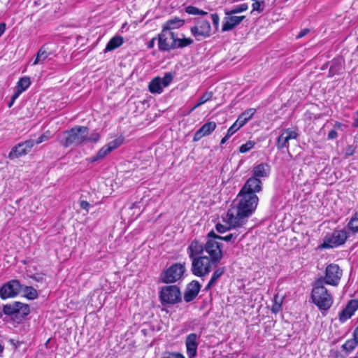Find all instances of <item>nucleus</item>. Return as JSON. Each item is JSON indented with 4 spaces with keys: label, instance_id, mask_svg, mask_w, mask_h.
Returning <instances> with one entry per match:
<instances>
[{
    "label": "nucleus",
    "instance_id": "21",
    "mask_svg": "<svg viewBox=\"0 0 358 358\" xmlns=\"http://www.w3.org/2000/svg\"><path fill=\"white\" fill-rule=\"evenodd\" d=\"M216 128L215 122H208L205 123L194 135V141H198L203 136L210 134Z\"/></svg>",
    "mask_w": 358,
    "mask_h": 358
},
{
    "label": "nucleus",
    "instance_id": "44",
    "mask_svg": "<svg viewBox=\"0 0 358 358\" xmlns=\"http://www.w3.org/2000/svg\"><path fill=\"white\" fill-rule=\"evenodd\" d=\"M99 134L97 132H93L90 136H87V141L96 143L99 140Z\"/></svg>",
    "mask_w": 358,
    "mask_h": 358
},
{
    "label": "nucleus",
    "instance_id": "26",
    "mask_svg": "<svg viewBox=\"0 0 358 358\" xmlns=\"http://www.w3.org/2000/svg\"><path fill=\"white\" fill-rule=\"evenodd\" d=\"M49 55L50 53L45 50V47H41L36 54V57L33 62V65L43 64L48 59Z\"/></svg>",
    "mask_w": 358,
    "mask_h": 358
},
{
    "label": "nucleus",
    "instance_id": "60",
    "mask_svg": "<svg viewBox=\"0 0 358 358\" xmlns=\"http://www.w3.org/2000/svg\"><path fill=\"white\" fill-rule=\"evenodd\" d=\"M342 126H343V124L341 122H335L334 127L336 129H341Z\"/></svg>",
    "mask_w": 358,
    "mask_h": 358
},
{
    "label": "nucleus",
    "instance_id": "62",
    "mask_svg": "<svg viewBox=\"0 0 358 358\" xmlns=\"http://www.w3.org/2000/svg\"><path fill=\"white\" fill-rule=\"evenodd\" d=\"M14 102H15V101H13V100H12V99H10V101L8 103V106L9 108L12 107V106L13 105Z\"/></svg>",
    "mask_w": 358,
    "mask_h": 358
},
{
    "label": "nucleus",
    "instance_id": "3",
    "mask_svg": "<svg viewBox=\"0 0 358 358\" xmlns=\"http://www.w3.org/2000/svg\"><path fill=\"white\" fill-rule=\"evenodd\" d=\"M313 302L320 310H327L333 304V296L324 286V280L320 278L314 284L311 292Z\"/></svg>",
    "mask_w": 358,
    "mask_h": 358
},
{
    "label": "nucleus",
    "instance_id": "12",
    "mask_svg": "<svg viewBox=\"0 0 358 358\" xmlns=\"http://www.w3.org/2000/svg\"><path fill=\"white\" fill-rule=\"evenodd\" d=\"M190 31L197 41L208 37L211 31L210 22L206 20H197L190 28Z\"/></svg>",
    "mask_w": 358,
    "mask_h": 358
},
{
    "label": "nucleus",
    "instance_id": "58",
    "mask_svg": "<svg viewBox=\"0 0 358 358\" xmlns=\"http://www.w3.org/2000/svg\"><path fill=\"white\" fill-rule=\"evenodd\" d=\"M357 117L354 119V122L352 123L353 127H357L358 128V110L356 112Z\"/></svg>",
    "mask_w": 358,
    "mask_h": 358
},
{
    "label": "nucleus",
    "instance_id": "34",
    "mask_svg": "<svg viewBox=\"0 0 358 358\" xmlns=\"http://www.w3.org/2000/svg\"><path fill=\"white\" fill-rule=\"evenodd\" d=\"M357 345L358 343L353 337V338L346 341V342L342 345V348L348 352H351L355 350Z\"/></svg>",
    "mask_w": 358,
    "mask_h": 358
},
{
    "label": "nucleus",
    "instance_id": "23",
    "mask_svg": "<svg viewBox=\"0 0 358 358\" xmlns=\"http://www.w3.org/2000/svg\"><path fill=\"white\" fill-rule=\"evenodd\" d=\"M270 170V166L266 163L258 164L253 168L252 178L260 180L259 178L268 177Z\"/></svg>",
    "mask_w": 358,
    "mask_h": 358
},
{
    "label": "nucleus",
    "instance_id": "6",
    "mask_svg": "<svg viewBox=\"0 0 358 358\" xmlns=\"http://www.w3.org/2000/svg\"><path fill=\"white\" fill-rule=\"evenodd\" d=\"M185 271V263H176L161 273L164 283L170 284L181 280Z\"/></svg>",
    "mask_w": 358,
    "mask_h": 358
},
{
    "label": "nucleus",
    "instance_id": "13",
    "mask_svg": "<svg viewBox=\"0 0 358 358\" xmlns=\"http://www.w3.org/2000/svg\"><path fill=\"white\" fill-rule=\"evenodd\" d=\"M22 289V285L17 280H12L0 288V297L2 299L17 296Z\"/></svg>",
    "mask_w": 358,
    "mask_h": 358
},
{
    "label": "nucleus",
    "instance_id": "45",
    "mask_svg": "<svg viewBox=\"0 0 358 358\" xmlns=\"http://www.w3.org/2000/svg\"><path fill=\"white\" fill-rule=\"evenodd\" d=\"M240 127L235 122L227 130L228 136H231Z\"/></svg>",
    "mask_w": 358,
    "mask_h": 358
},
{
    "label": "nucleus",
    "instance_id": "30",
    "mask_svg": "<svg viewBox=\"0 0 358 358\" xmlns=\"http://www.w3.org/2000/svg\"><path fill=\"white\" fill-rule=\"evenodd\" d=\"M213 92H205L199 99L197 103L192 108L190 112L194 110L196 108L201 106L204 104L208 101L210 100L213 97Z\"/></svg>",
    "mask_w": 358,
    "mask_h": 358
},
{
    "label": "nucleus",
    "instance_id": "32",
    "mask_svg": "<svg viewBox=\"0 0 358 358\" xmlns=\"http://www.w3.org/2000/svg\"><path fill=\"white\" fill-rule=\"evenodd\" d=\"M31 85V81L29 78L23 77L19 80L17 83L16 89L20 90L21 92L25 91Z\"/></svg>",
    "mask_w": 358,
    "mask_h": 358
},
{
    "label": "nucleus",
    "instance_id": "50",
    "mask_svg": "<svg viewBox=\"0 0 358 358\" xmlns=\"http://www.w3.org/2000/svg\"><path fill=\"white\" fill-rule=\"evenodd\" d=\"M80 206L83 209H85L88 212L90 204L86 201H81L80 202Z\"/></svg>",
    "mask_w": 358,
    "mask_h": 358
},
{
    "label": "nucleus",
    "instance_id": "11",
    "mask_svg": "<svg viewBox=\"0 0 358 358\" xmlns=\"http://www.w3.org/2000/svg\"><path fill=\"white\" fill-rule=\"evenodd\" d=\"M342 275V270L338 265L330 264L326 267L325 275L322 278L324 280V284L336 286L338 285Z\"/></svg>",
    "mask_w": 358,
    "mask_h": 358
},
{
    "label": "nucleus",
    "instance_id": "28",
    "mask_svg": "<svg viewBox=\"0 0 358 358\" xmlns=\"http://www.w3.org/2000/svg\"><path fill=\"white\" fill-rule=\"evenodd\" d=\"M184 24V21L179 19L175 18L173 20H168L162 27V28H166L167 30L171 31L172 29L179 28L182 27Z\"/></svg>",
    "mask_w": 358,
    "mask_h": 358
},
{
    "label": "nucleus",
    "instance_id": "55",
    "mask_svg": "<svg viewBox=\"0 0 358 358\" xmlns=\"http://www.w3.org/2000/svg\"><path fill=\"white\" fill-rule=\"evenodd\" d=\"M33 279L37 282H42L43 280V276L42 275H35L33 277Z\"/></svg>",
    "mask_w": 358,
    "mask_h": 358
},
{
    "label": "nucleus",
    "instance_id": "63",
    "mask_svg": "<svg viewBox=\"0 0 358 358\" xmlns=\"http://www.w3.org/2000/svg\"><path fill=\"white\" fill-rule=\"evenodd\" d=\"M3 346L0 343V352H2L3 351Z\"/></svg>",
    "mask_w": 358,
    "mask_h": 358
},
{
    "label": "nucleus",
    "instance_id": "33",
    "mask_svg": "<svg viewBox=\"0 0 358 358\" xmlns=\"http://www.w3.org/2000/svg\"><path fill=\"white\" fill-rule=\"evenodd\" d=\"M176 49L183 48L189 46L193 43V40L191 38H180L176 36Z\"/></svg>",
    "mask_w": 358,
    "mask_h": 358
},
{
    "label": "nucleus",
    "instance_id": "18",
    "mask_svg": "<svg viewBox=\"0 0 358 358\" xmlns=\"http://www.w3.org/2000/svg\"><path fill=\"white\" fill-rule=\"evenodd\" d=\"M201 289V285L196 280H193L188 284L184 294V300L186 302H190L194 299Z\"/></svg>",
    "mask_w": 358,
    "mask_h": 358
},
{
    "label": "nucleus",
    "instance_id": "38",
    "mask_svg": "<svg viewBox=\"0 0 358 358\" xmlns=\"http://www.w3.org/2000/svg\"><path fill=\"white\" fill-rule=\"evenodd\" d=\"M185 11H186V13H187L188 14H190V15H203L207 14L206 12H205L202 10H200V9H199L194 6H189L186 7Z\"/></svg>",
    "mask_w": 358,
    "mask_h": 358
},
{
    "label": "nucleus",
    "instance_id": "36",
    "mask_svg": "<svg viewBox=\"0 0 358 358\" xmlns=\"http://www.w3.org/2000/svg\"><path fill=\"white\" fill-rule=\"evenodd\" d=\"M248 8V6L247 3H242V4L236 6L232 10L226 12V15H234L236 13H239L247 10Z\"/></svg>",
    "mask_w": 358,
    "mask_h": 358
},
{
    "label": "nucleus",
    "instance_id": "51",
    "mask_svg": "<svg viewBox=\"0 0 358 358\" xmlns=\"http://www.w3.org/2000/svg\"><path fill=\"white\" fill-rule=\"evenodd\" d=\"M337 136H338L337 132L335 130L332 129L328 134V138L332 140V139L336 138L337 137Z\"/></svg>",
    "mask_w": 358,
    "mask_h": 358
},
{
    "label": "nucleus",
    "instance_id": "20",
    "mask_svg": "<svg viewBox=\"0 0 358 358\" xmlns=\"http://www.w3.org/2000/svg\"><path fill=\"white\" fill-rule=\"evenodd\" d=\"M358 309V300H351L339 315V320L344 322Z\"/></svg>",
    "mask_w": 358,
    "mask_h": 358
},
{
    "label": "nucleus",
    "instance_id": "56",
    "mask_svg": "<svg viewBox=\"0 0 358 358\" xmlns=\"http://www.w3.org/2000/svg\"><path fill=\"white\" fill-rule=\"evenodd\" d=\"M5 30H6V24L3 22L0 23V37L4 33Z\"/></svg>",
    "mask_w": 358,
    "mask_h": 358
},
{
    "label": "nucleus",
    "instance_id": "22",
    "mask_svg": "<svg viewBox=\"0 0 358 358\" xmlns=\"http://www.w3.org/2000/svg\"><path fill=\"white\" fill-rule=\"evenodd\" d=\"M204 244L196 240L192 241L187 248V253L191 260H193L194 258L199 257V255L204 252Z\"/></svg>",
    "mask_w": 358,
    "mask_h": 358
},
{
    "label": "nucleus",
    "instance_id": "24",
    "mask_svg": "<svg viewBox=\"0 0 358 358\" xmlns=\"http://www.w3.org/2000/svg\"><path fill=\"white\" fill-rule=\"evenodd\" d=\"M224 268L220 267L217 268L213 273L212 277L208 282V285L206 286L205 289L209 290L212 287L215 285L217 280L223 275L224 273Z\"/></svg>",
    "mask_w": 358,
    "mask_h": 358
},
{
    "label": "nucleus",
    "instance_id": "48",
    "mask_svg": "<svg viewBox=\"0 0 358 358\" xmlns=\"http://www.w3.org/2000/svg\"><path fill=\"white\" fill-rule=\"evenodd\" d=\"M210 18L213 21V24L217 28L219 25L220 17L217 14L213 13L210 15Z\"/></svg>",
    "mask_w": 358,
    "mask_h": 358
},
{
    "label": "nucleus",
    "instance_id": "43",
    "mask_svg": "<svg viewBox=\"0 0 358 358\" xmlns=\"http://www.w3.org/2000/svg\"><path fill=\"white\" fill-rule=\"evenodd\" d=\"M228 225H229V227H227V226H225L224 224L218 223V224H216L215 228H216V230L219 233H224V232L227 231L228 229H229L231 228H235L234 227L230 226L229 224H228Z\"/></svg>",
    "mask_w": 358,
    "mask_h": 358
},
{
    "label": "nucleus",
    "instance_id": "15",
    "mask_svg": "<svg viewBox=\"0 0 358 358\" xmlns=\"http://www.w3.org/2000/svg\"><path fill=\"white\" fill-rule=\"evenodd\" d=\"M173 76L167 73L163 78L156 77L149 84V90L153 94H160L163 89L167 87L172 81Z\"/></svg>",
    "mask_w": 358,
    "mask_h": 358
},
{
    "label": "nucleus",
    "instance_id": "41",
    "mask_svg": "<svg viewBox=\"0 0 358 358\" xmlns=\"http://www.w3.org/2000/svg\"><path fill=\"white\" fill-rule=\"evenodd\" d=\"M215 236H216L215 238H217L218 240V241H224L227 242H232V243H234L235 241V236H233L231 234H229L225 236H221L217 235L215 234Z\"/></svg>",
    "mask_w": 358,
    "mask_h": 358
},
{
    "label": "nucleus",
    "instance_id": "57",
    "mask_svg": "<svg viewBox=\"0 0 358 358\" xmlns=\"http://www.w3.org/2000/svg\"><path fill=\"white\" fill-rule=\"evenodd\" d=\"M353 337L355 338L357 343H358V327H356L353 331Z\"/></svg>",
    "mask_w": 358,
    "mask_h": 358
},
{
    "label": "nucleus",
    "instance_id": "27",
    "mask_svg": "<svg viewBox=\"0 0 358 358\" xmlns=\"http://www.w3.org/2000/svg\"><path fill=\"white\" fill-rule=\"evenodd\" d=\"M21 292H23L24 296L28 299L34 300L38 297L37 290L33 287L22 285Z\"/></svg>",
    "mask_w": 358,
    "mask_h": 358
},
{
    "label": "nucleus",
    "instance_id": "4",
    "mask_svg": "<svg viewBox=\"0 0 358 358\" xmlns=\"http://www.w3.org/2000/svg\"><path fill=\"white\" fill-rule=\"evenodd\" d=\"M218 263L212 261L207 256H199L192 260L191 271L194 275L202 278L208 275L213 266H215Z\"/></svg>",
    "mask_w": 358,
    "mask_h": 358
},
{
    "label": "nucleus",
    "instance_id": "54",
    "mask_svg": "<svg viewBox=\"0 0 358 358\" xmlns=\"http://www.w3.org/2000/svg\"><path fill=\"white\" fill-rule=\"evenodd\" d=\"M157 39V38H152L151 39V41L148 43L147 45V47L149 49H152L154 48L155 46V40Z\"/></svg>",
    "mask_w": 358,
    "mask_h": 358
},
{
    "label": "nucleus",
    "instance_id": "19",
    "mask_svg": "<svg viewBox=\"0 0 358 358\" xmlns=\"http://www.w3.org/2000/svg\"><path fill=\"white\" fill-rule=\"evenodd\" d=\"M224 18V22L222 27V31L231 30L236 25L239 24L245 18L244 15L234 16L233 15H227Z\"/></svg>",
    "mask_w": 358,
    "mask_h": 358
},
{
    "label": "nucleus",
    "instance_id": "53",
    "mask_svg": "<svg viewBox=\"0 0 358 358\" xmlns=\"http://www.w3.org/2000/svg\"><path fill=\"white\" fill-rule=\"evenodd\" d=\"M308 32H309V29H305L299 33L297 38H301L303 37L304 36H306Z\"/></svg>",
    "mask_w": 358,
    "mask_h": 358
},
{
    "label": "nucleus",
    "instance_id": "31",
    "mask_svg": "<svg viewBox=\"0 0 358 358\" xmlns=\"http://www.w3.org/2000/svg\"><path fill=\"white\" fill-rule=\"evenodd\" d=\"M348 227L353 233L358 232V212H355L350 220Z\"/></svg>",
    "mask_w": 358,
    "mask_h": 358
},
{
    "label": "nucleus",
    "instance_id": "16",
    "mask_svg": "<svg viewBox=\"0 0 358 358\" xmlns=\"http://www.w3.org/2000/svg\"><path fill=\"white\" fill-rule=\"evenodd\" d=\"M299 134L296 131L286 129L282 131L277 139L276 146L278 150L289 148V141L297 138Z\"/></svg>",
    "mask_w": 358,
    "mask_h": 358
},
{
    "label": "nucleus",
    "instance_id": "52",
    "mask_svg": "<svg viewBox=\"0 0 358 358\" xmlns=\"http://www.w3.org/2000/svg\"><path fill=\"white\" fill-rule=\"evenodd\" d=\"M22 92H21L20 90H18L17 89H16L15 92H14V94H13V96H11V99L13 100V101H15L18 97L19 96L22 94Z\"/></svg>",
    "mask_w": 358,
    "mask_h": 358
},
{
    "label": "nucleus",
    "instance_id": "46",
    "mask_svg": "<svg viewBox=\"0 0 358 358\" xmlns=\"http://www.w3.org/2000/svg\"><path fill=\"white\" fill-rule=\"evenodd\" d=\"M255 2L252 3V10H257L258 12H262L263 10V8H262V4L259 1L257 0H254Z\"/></svg>",
    "mask_w": 358,
    "mask_h": 358
},
{
    "label": "nucleus",
    "instance_id": "37",
    "mask_svg": "<svg viewBox=\"0 0 358 358\" xmlns=\"http://www.w3.org/2000/svg\"><path fill=\"white\" fill-rule=\"evenodd\" d=\"M282 299L279 298L278 296H275L274 297V303L271 307V311L273 313H277L281 310Z\"/></svg>",
    "mask_w": 358,
    "mask_h": 358
},
{
    "label": "nucleus",
    "instance_id": "40",
    "mask_svg": "<svg viewBox=\"0 0 358 358\" xmlns=\"http://www.w3.org/2000/svg\"><path fill=\"white\" fill-rule=\"evenodd\" d=\"M255 145V143L252 141H248L245 144H243L240 148H239V151L241 153H245L249 150H250Z\"/></svg>",
    "mask_w": 358,
    "mask_h": 358
},
{
    "label": "nucleus",
    "instance_id": "42",
    "mask_svg": "<svg viewBox=\"0 0 358 358\" xmlns=\"http://www.w3.org/2000/svg\"><path fill=\"white\" fill-rule=\"evenodd\" d=\"M256 112V110L255 108H249L242 113L240 115L243 116V117H245L247 121L250 120L252 116L255 115Z\"/></svg>",
    "mask_w": 358,
    "mask_h": 358
},
{
    "label": "nucleus",
    "instance_id": "47",
    "mask_svg": "<svg viewBox=\"0 0 358 358\" xmlns=\"http://www.w3.org/2000/svg\"><path fill=\"white\" fill-rule=\"evenodd\" d=\"M247 120L245 117H243V116L239 115L235 123L238 125V127L241 128L242 127L246 122Z\"/></svg>",
    "mask_w": 358,
    "mask_h": 358
},
{
    "label": "nucleus",
    "instance_id": "35",
    "mask_svg": "<svg viewBox=\"0 0 358 358\" xmlns=\"http://www.w3.org/2000/svg\"><path fill=\"white\" fill-rule=\"evenodd\" d=\"M123 143V139L122 138H117L115 140L109 142L106 147L107 148V150L112 152L113 150L116 149L119 146L122 145Z\"/></svg>",
    "mask_w": 358,
    "mask_h": 358
},
{
    "label": "nucleus",
    "instance_id": "5",
    "mask_svg": "<svg viewBox=\"0 0 358 358\" xmlns=\"http://www.w3.org/2000/svg\"><path fill=\"white\" fill-rule=\"evenodd\" d=\"M215 237V233L213 231L208 234L207 240L204 244V252L209 255L208 258L212 261L220 262L222 258V243Z\"/></svg>",
    "mask_w": 358,
    "mask_h": 358
},
{
    "label": "nucleus",
    "instance_id": "7",
    "mask_svg": "<svg viewBox=\"0 0 358 358\" xmlns=\"http://www.w3.org/2000/svg\"><path fill=\"white\" fill-rule=\"evenodd\" d=\"M159 299L162 305H173L181 301L180 289L176 285H167L161 289Z\"/></svg>",
    "mask_w": 358,
    "mask_h": 358
},
{
    "label": "nucleus",
    "instance_id": "29",
    "mask_svg": "<svg viewBox=\"0 0 358 358\" xmlns=\"http://www.w3.org/2000/svg\"><path fill=\"white\" fill-rule=\"evenodd\" d=\"M110 152L109 150H107V148L104 146L99 150V152L96 153L95 156L89 158L87 160L91 163L99 161L103 159Z\"/></svg>",
    "mask_w": 358,
    "mask_h": 358
},
{
    "label": "nucleus",
    "instance_id": "10",
    "mask_svg": "<svg viewBox=\"0 0 358 358\" xmlns=\"http://www.w3.org/2000/svg\"><path fill=\"white\" fill-rule=\"evenodd\" d=\"M3 312L5 315L22 320L29 314L30 308L27 304L15 301L13 303L3 306Z\"/></svg>",
    "mask_w": 358,
    "mask_h": 358
},
{
    "label": "nucleus",
    "instance_id": "39",
    "mask_svg": "<svg viewBox=\"0 0 358 358\" xmlns=\"http://www.w3.org/2000/svg\"><path fill=\"white\" fill-rule=\"evenodd\" d=\"M52 137V134L50 131H46L41 136H39L35 142L36 144H40L44 141H47Z\"/></svg>",
    "mask_w": 358,
    "mask_h": 358
},
{
    "label": "nucleus",
    "instance_id": "14",
    "mask_svg": "<svg viewBox=\"0 0 358 358\" xmlns=\"http://www.w3.org/2000/svg\"><path fill=\"white\" fill-rule=\"evenodd\" d=\"M34 145L35 142L33 139H29L17 144L11 149L8 154V158L14 159L28 154Z\"/></svg>",
    "mask_w": 358,
    "mask_h": 358
},
{
    "label": "nucleus",
    "instance_id": "9",
    "mask_svg": "<svg viewBox=\"0 0 358 358\" xmlns=\"http://www.w3.org/2000/svg\"><path fill=\"white\" fill-rule=\"evenodd\" d=\"M348 238L345 230H334L331 234H327L321 245L322 248H333L345 243Z\"/></svg>",
    "mask_w": 358,
    "mask_h": 358
},
{
    "label": "nucleus",
    "instance_id": "64",
    "mask_svg": "<svg viewBox=\"0 0 358 358\" xmlns=\"http://www.w3.org/2000/svg\"><path fill=\"white\" fill-rule=\"evenodd\" d=\"M3 314H4V313L3 312V310H1V309L0 308V318H1V317H2V316H3Z\"/></svg>",
    "mask_w": 358,
    "mask_h": 358
},
{
    "label": "nucleus",
    "instance_id": "8",
    "mask_svg": "<svg viewBox=\"0 0 358 358\" xmlns=\"http://www.w3.org/2000/svg\"><path fill=\"white\" fill-rule=\"evenodd\" d=\"M157 41L159 51L166 52L176 49V35L172 31L162 28L158 34Z\"/></svg>",
    "mask_w": 358,
    "mask_h": 358
},
{
    "label": "nucleus",
    "instance_id": "2",
    "mask_svg": "<svg viewBox=\"0 0 358 358\" xmlns=\"http://www.w3.org/2000/svg\"><path fill=\"white\" fill-rule=\"evenodd\" d=\"M89 129L84 126H76L65 131L57 136L58 142L64 147L78 146L87 142Z\"/></svg>",
    "mask_w": 358,
    "mask_h": 358
},
{
    "label": "nucleus",
    "instance_id": "59",
    "mask_svg": "<svg viewBox=\"0 0 358 358\" xmlns=\"http://www.w3.org/2000/svg\"><path fill=\"white\" fill-rule=\"evenodd\" d=\"M230 137L231 136H228V134H227L226 136L221 140V144L225 143Z\"/></svg>",
    "mask_w": 358,
    "mask_h": 358
},
{
    "label": "nucleus",
    "instance_id": "17",
    "mask_svg": "<svg viewBox=\"0 0 358 358\" xmlns=\"http://www.w3.org/2000/svg\"><path fill=\"white\" fill-rule=\"evenodd\" d=\"M199 336L196 334H189L185 340L187 355L189 358H194L196 355Z\"/></svg>",
    "mask_w": 358,
    "mask_h": 358
},
{
    "label": "nucleus",
    "instance_id": "61",
    "mask_svg": "<svg viewBox=\"0 0 358 358\" xmlns=\"http://www.w3.org/2000/svg\"><path fill=\"white\" fill-rule=\"evenodd\" d=\"M231 235L235 236V241L238 238L240 233H238L236 231H234L233 233H231Z\"/></svg>",
    "mask_w": 358,
    "mask_h": 358
},
{
    "label": "nucleus",
    "instance_id": "25",
    "mask_svg": "<svg viewBox=\"0 0 358 358\" xmlns=\"http://www.w3.org/2000/svg\"><path fill=\"white\" fill-rule=\"evenodd\" d=\"M123 38L122 36H117L113 37L105 48V52L112 51L117 48H119L123 43Z\"/></svg>",
    "mask_w": 358,
    "mask_h": 358
},
{
    "label": "nucleus",
    "instance_id": "49",
    "mask_svg": "<svg viewBox=\"0 0 358 358\" xmlns=\"http://www.w3.org/2000/svg\"><path fill=\"white\" fill-rule=\"evenodd\" d=\"M355 153V148L352 145H348L345 148V155L346 157L352 155Z\"/></svg>",
    "mask_w": 358,
    "mask_h": 358
},
{
    "label": "nucleus",
    "instance_id": "1",
    "mask_svg": "<svg viewBox=\"0 0 358 358\" xmlns=\"http://www.w3.org/2000/svg\"><path fill=\"white\" fill-rule=\"evenodd\" d=\"M262 190V181L248 179L236 197V203L229 209L224 220L231 227H241L255 212L259 202L257 193Z\"/></svg>",
    "mask_w": 358,
    "mask_h": 358
}]
</instances>
